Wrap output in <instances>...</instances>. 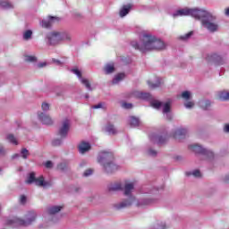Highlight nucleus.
Segmentation results:
<instances>
[{"label": "nucleus", "mask_w": 229, "mask_h": 229, "mask_svg": "<svg viewBox=\"0 0 229 229\" xmlns=\"http://www.w3.org/2000/svg\"><path fill=\"white\" fill-rule=\"evenodd\" d=\"M174 17L178 15H191L194 19L201 20V24L203 28L208 30L210 33H216V31H219V24L216 22V16L212 15V13H208L207 10L203 9H181L174 14Z\"/></svg>", "instance_id": "nucleus-1"}, {"label": "nucleus", "mask_w": 229, "mask_h": 229, "mask_svg": "<svg viewBox=\"0 0 229 229\" xmlns=\"http://www.w3.org/2000/svg\"><path fill=\"white\" fill-rule=\"evenodd\" d=\"M131 46L141 53H148V51H162V49H165V43L149 33L143 34L140 38V42L132 41Z\"/></svg>", "instance_id": "nucleus-2"}, {"label": "nucleus", "mask_w": 229, "mask_h": 229, "mask_svg": "<svg viewBox=\"0 0 229 229\" xmlns=\"http://www.w3.org/2000/svg\"><path fill=\"white\" fill-rule=\"evenodd\" d=\"M134 96L140 99L150 101L151 106L156 108V110H160V108H162V113L168 121L173 119V114H171V104H169V102L164 104L157 99H153V96L147 92L137 91L134 93Z\"/></svg>", "instance_id": "nucleus-3"}, {"label": "nucleus", "mask_w": 229, "mask_h": 229, "mask_svg": "<svg viewBox=\"0 0 229 229\" xmlns=\"http://www.w3.org/2000/svg\"><path fill=\"white\" fill-rule=\"evenodd\" d=\"M98 164L103 165L106 173L108 174L117 171V165L114 163V154L112 152L102 151L98 157Z\"/></svg>", "instance_id": "nucleus-4"}, {"label": "nucleus", "mask_w": 229, "mask_h": 229, "mask_svg": "<svg viewBox=\"0 0 229 229\" xmlns=\"http://www.w3.org/2000/svg\"><path fill=\"white\" fill-rule=\"evenodd\" d=\"M134 189L135 186L133 182L125 183L123 188V194L124 196H127V199H123L120 203L114 204V208H116V210H123V208H128V207H131V205L135 203V197L131 194Z\"/></svg>", "instance_id": "nucleus-5"}, {"label": "nucleus", "mask_w": 229, "mask_h": 229, "mask_svg": "<svg viewBox=\"0 0 229 229\" xmlns=\"http://www.w3.org/2000/svg\"><path fill=\"white\" fill-rule=\"evenodd\" d=\"M36 219L37 212L29 211L28 214L25 216V219H21L15 216L13 219L8 220L7 225H12L13 226H30V225L35 223Z\"/></svg>", "instance_id": "nucleus-6"}, {"label": "nucleus", "mask_w": 229, "mask_h": 229, "mask_svg": "<svg viewBox=\"0 0 229 229\" xmlns=\"http://www.w3.org/2000/svg\"><path fill=\"white\" fill-rule=\"evenodd\" d=\"M189 149H191V151H193V153L199 155L200 158H205V160H214V152L201 147L200 145H190Z\"/></svg>", "instance_id": "nucleus-7"}, {"label": "nucleus", "mask_w": 229, "mask_h": 229, "mask_svg": "<svg viewBox=\"0 0 229 229\" xmlns=\"http://www.w3.org/2000/svg\"><path fill=\"white\" fill-rule=\"evenodd\" d=\"M26 183L31 185V183H35L38 187H43L44 189H47V187H51L53 183L49 181H46L44 176L40 175L39 177L35 176V172H32L29 174L26 180Z\"/></svg>", "instance_id": "nucleus-8"}, {"label": "nucleus", "mask_w": 229, "mask_h": 229, "mask_svg": "<svg viewBox=\"0 0 229 229\" xmlns=\"http://www.w3.org/2000/svg\"><path fill=\"white\" fill-rule=\"evenodd\" d=\"M46 41L48 46H58V44L62 42L60 32L53 31L47 33L46 36Z\"/></svg>", "instance_id": "nucleus-9"}, {"label": "nucleus", "mask_w": 229, "mask_h": 229, "mask_svg": "<svg viewBox=\"0 0 229 229\" xmlns=\"http://www.w3.org/2000/svg\"><path fill=\"white\" fill-rule=\"evenodd\" d=\"M70 128L71 121L69 119L64 120L61 127L59 128L58 135H60L62 139H65V137H67V133H69Z\"/></svg>", "instance_id": "nucleus-10"}, {"label": "nucleus", "mask_w": 229, "mask_h": 229, "mask_svg": "<svg viewBox=\"0 0 229 229\" xmlns=\"http://www.w3.org/2000/svg\"><path fill=\"white\" fill-rule=\"evenodd\" d=\"M149 140L151 142H154V144H165V142H167V137H163L157 134H150Z\"/></svg>", "instance_id": "nucleus-11"}, {"label": "nucleus", "mask_w": 229, "mask_h": 229, "mask_svg": "<svg viewBox=\"0 0 229 229\" xmlns=\"http://www.w3.org/2000/svg\"><path fill=\"white\" fill-rule=\"evenodd\" d=\"M60 21V18L55 17V16H49L47 20H43L41 21L42 28H51V24L55 22H58Z\"/></svg>", "instance_id": "nucleus-12"}, {"label": "nucleus", "mask_w": 229, "mask_h": 229, "mask_svg": "<svg viewBox=\"0 0 229 229\" xmlns=\"http://www.w3.org/2000/svg\"><path fill=\"white\" fill-rule=\"evenodd\" d=\"M38 117L42 124H47V126L53 124V119H51L49 115L46 114V113H39Z\"/></svg>", "instance_id": "nucleus-13"}, {"label": "nucleus", "mask_w": 229, "mask_h": 229, "mask_svg": "<svg viewBox=\"0 0 229 229\" xmlns=\"http://www.w3.org/2000/svg\"><path fill=\"white\" fill-rule=\"evenodd\" d=\"M207 60H208V62H215L218 65H223V57H221L220 55H217L216 54L208 55Z\"/></svg>", "instance_id": "nucleus-14"}, {"label": "nucleus", "mask_w": 229, "mask_h": 229, "mask_svg": "<svg viewBox=\"0 0 229 229\" xmlns=\"http://www.w3.org/2000/svg\"><path fill=\"white\" fill-rule=\"evenodd\" d=\"M89 149H90V143L89 142L82 141L79 145V153H81V155L87 153V151H89Z\"/></svg>", "instance_id": "nucleus-15"}, {"label": "nucleus", "mask_w": 229, "mask_h": 229, "mask_svg": "<svg viewBox=\"0 0 229 229\" xmlns=\"http://www.w3.org/2000/svg\"><path fill=\"white\" fill-rule=\"evenodd\" d=\"M64 208L62 206H50L47 208V212L49 216H55V214H58Z\"/></svg>", "instance_id": "nucleus-16"}, {"label": "nucleus", "mask_w": 229, "mask_h": 229, "mask_svg": "<svg viewBox=\"0 0 229 229\" xmlns=\"http://www.w3.org/2000/svg\"><path fill=\"white\" fill-rule=\"evenodd\" d=\"M153 203H157V199H151V198H147V199H141L139 202H138V207H141L144 205H153Z\"/></svg>", "instance_id": "nucleus-17"}, {"label": "nucleus", "mask_w": 229, "mask_h": 229, "mask_svg": "<svg viewBox=\"0 0 229 229\" xmlns=\"http://www.w3.org/2000/svg\"><path fill=\"white\" fill-rule=\"evenodd\" d=\"M129 124L131 128H137L140 124V120L135 116H131L129 118Z\"/></svg>", "instance_id": "nucleus-18"}, {"label": "nucleus", "mask_w": 229, "mask_h": 229, "mask_svg": "<svg viewBox=\"0 0 229 229\" xmlns=\"http://www.w3.org/2000/svg\"><path fill=\"white\" fill-rule=\"evenodd\" d=\"M211 105L212 102H210V100L202 99L199 101V106H200V108H202L203 110H208Z\"/></svg>", "instance_id": "nucleus-19"}, {"label": "nucleus", "mask_w": 229, "mask_h": 229, "mask_svg": "<svg viewBox=\"0 0 229 229\" xmlns=\"http://www.w3.org/2000/svg\"><path fill=\"white\" fill-rule=\"evenodd\" d=\"M149 89H158L160 85L162 84V79L161 78H156V83H152L151 81H147Z\"/></svg>", "instance_id": "nucleus-20"}, {"label": "nucleus", "mask_w": 229, "mask_h": 229, "mask_svg": "<svg viewBox=\"0 0 229 229\" xmlns=\"http://www.w3.org/2000/svg\"><path fill=\"white\" fill-rule=\"evenodd\" d=\"M0 7L4 10H10V8H13V4L8 0H0Z\"/></svg>", "instance_id": "nucleus-21"}, {"label": "nucleus", "mask_w": 229, "mask_h": 229, "mask_svg": "<svg viewBox=\"0 0 229 229\" xmlns=\"http://www.w3.org/2000/svg\"><path fill=\"white\" fill-rule=\"evenodd\" d=\"M130 10H131V5H123V8L120 10V17H126V15L130 13Z\"/></svg>", "instance_id": "nucleus-22"}, {"label": "nucleus", "mask_w": 229, "mask_h": 229, "mask_svg": "<svg viewBox=\"0 0 229 229\" xmlns=\"http://www.w3.org/2000/svg\"><path fill=\"white\" fill-rule=\"evenodd\" d=\"M115 71V66H114V64H106V66L104 67V72L105 74H112V72H114Z\"/></svg>", "instance_id": "nucleus-23"}, {"label": "nucleus", "mask_w": 229, "mask_h": 229, "mask_svg": "<svg viewBox=\"0 0 229 229\" xmlns=\"http://www.w3.org/2000/svg\"><path fill=\"white\" fill-rule=\"evenodd\" d=\"M106 131H107V133H109V135L117 134V129H115V126H114V124H112V123H107V125L106 127Z\"/></svg>", "instance_id": "nucleus-24"}, {"label": "nucleus", "mask_w": 229, "mask_h": 229, "mask_svg": "<svg viewBox=\"0 0 229 229\" xmlns=\"http://www.w3.org/2000/svg\"><path fill=\"white\" fill-rule=\"evenodd\" d=\"M175 139H178V137H185L187 135V129L180 128L175 130L174 133Z\"/></svg>", "instance_id": "nucleus-25"}, {"label": "nucleus", "mask_w": 229, "mask_h": 229, "mask_svg": "<svg viewBox=\"0 0 229 229\" xmlns=\"http://www.w3.org/2000/svg\"><path fill=\"white\" fill-rule=\"evenodd\" d=\"M61 36V42H64V40H66L67 42H71L72 40V36L71 34L66 32H60Z\"/></svg>", "instance_id": "nucleus-26"}, {"label": "nucleus", "mask_w": 229, "mask_h": 229, "mask_svg": "<svg viewBox=\"0 0 229 229\" xmlns=\"http://www.w3.org/2000/svg\"><path fill=\"white\" fill-rule=\"evenodd\" d=\"M124 80V73H118L114 76V78L112 81L113 85H117L119 81H123Z\"/></svg>", "instance_id": "nucleus-27"}, {"label": "nucleus", "mask_w": 229, "mask_h": 229, "mask_svg": "<svg viewBox=\"0 0 229 229\" xmlns=\"http://www.w3.org/2000/svg\"><path fill=\"white\" fill-rule=\"evenodd\" d=\"M218 98L221 101H229V92L228 91H221L218 94Z\"/></svg>", "instance_id": "nucleus-28"}, {"label": "nucleus", "mask_w": 229, "mask_h": 229, "mask_svg": "<svg viewBox=\"0 0 229 229\" xmlns=\"http://www.w3.org/2000/svg\"><path fill=\"white\" fill-rule=\"evenodd\" d=\"M80 81L81 83H82V85L86 87L87 90H89V92H92V86L90 85V82L89 81V80L81 78Z\"/></svg>", "instance_id": "nucleus-29"}, {"label": "nucleus", "mask_w": 229, "mask_h": 229, "mask_svg": "<svg viewBox=\"0 0 229 229\" xmlns=\"http://www.w3.org/2000/svg\"><path fill=\"white\" fill-rule=\"evenodd\" d=\"M7 140H9V142L11 144H14V146H17V144H19V141H17V138H15V136H13V134H8L6 136Z\"/></svg>", "instance_id": "nucleus-30"}, {"label": "nucleus", "mask_w": 229, "mask_h": 229, "mask_svg": "<svg viewBox=\"0 0 229 229\" xmlns=\"http://www.w3.org/2000/svg\"><path fill=\"white\" fill-rule=\"evenodd\" d=\"M31 37H33V31L31 30L23 32V40H30Z\"/></svg>", "instance_id": "nucleus-31"}, {"label": "nucleus", "mask_w": 229, "mask_h": 229, "mask_svg": "<svg viewBox=\"0 0 229 229\" xmlns=\"http://www.w3.org/2000/svg\"><path fill=\"white\" fill-rule=\"evenodd\" d=\"M167 225H165V222H158L156 224L152 229H166Z\"/></svg>", "instance_id": "nucleus-32"}, {"label": "nucleus", "mask_w": 229, "mask_h": 229, "mask_svg": "<svg viewBox=\"0 0 229 229\" xmlns=\"http://www.w3.org/2000/svg\"><path fill=\"white\" fill-rule=\"evenodd\" d=\"M121 189H123V187L121 186V183H119V182L111 184L109 186V191H121Z\"/></svg>", "instance_id": "nucleus-33"}, {"label": "nucleus", "mask_w": 229, "mask_h": 229, "mask_svg": "<svg viewBox=\"0 0 229 229\" xmlns=\"http://www.w3.org/2000/svg\"><path fill=\"white\" fill-rule=\"evenodd\" d=\"M21 157L26 160L30 157V151L27 148H22L21 150Z\"/></svg>", "instance_id": "nucleus-34"}, {"label": "nucleus", "mask_w": 229, "mask_h": 229, "mask_svg": "<svg viewBox=\"0 0 229 229\" xmlns=\"http://www.w3.org/2000/svg\"><path fill=\"white\" fill-rule=\"evenodd\" d=\"M181 98L185 99V101H189V99H191V91H183L181 95Z\"/></svg>", "instance_id": "nucleus-35"}, {"label": "nucleus", "mask_w": 229, "mask_h": 229, "mask_svg": "<svg viewBox=\"0 0 229 229\" xmlns=\"http://www.w3.org/2000/svg\"><path fill=\"white\" fill-rule=\"evenodd\" d=\"M191 35H194V32H193V31H190V32L186 33L185 35L181 36L180 38H181V40H189V38H190Z\"/></svg>", "instance_id": "nucleus-36"}, {"label": "nucleus", "mask_w": 229, "mask_h": 229, "mask_svg": "<svg viewBox=\"0 0 229 229\" xmlns=\"http://www.w3.org/2000/svg\"><path fill=\"white\" fill-rule=\"evenodd\" d=\"M72 72H73V74H75L77 76V78H79L80 81H81V78H83V77H81V72L76 68L72 69Z\"/></svg>", "instance_id": "nucleus-37"}, {"label": "nucleus", "mask_w": 229, "mask_h": 229, "mask_svg": "<svg viewBox=\"0 0 229 229\" xmlns=\"http://www.w3.org/2000/svg\"><path fill=\"white\" fill-rule=\"evenodd\" d=\"M188 174H192L195 178H200L201 172H199V170H194L192 173H189Z\"/></svg>", "instance_id": "nucleus-38"}, {"label": "nucleus", "mask_w": 229, "mask_h": 229, "mask_svg": "<svg viewBox=\"0 0 229 229\" xmlns=\"http://www.w3.org/2000/svg\"><path fill=\"white\" fill-rule=\"evenodd\" d=\"M147 153H148V157H157V150H154L152 148H148Z\"/></svg>", "instance_id": "nucleus-39"}, {"label": "nucleus", "mask_w": 229, "mask_h": 229, "mask_svg": "<svg viewBox=\"0 0 229 229\" xmlns=\"http://www.w3.org/2000/svg\"><path fill=\"white\" fill-rule=\"evenodd\" d=\"M25 62H37V57L33 55H27L25 58Z\"/></svg>", "instance_id": "nucleus-40"}, {"label": "nucleus", "mask_w": 229, "mask_h": 229, "mask_svg": "<svg viewBox=\"0 0 229 229\" xmlns=\"http://www.w3.org/2000/svg\"><path fill=\"white\" fill-rule=\"evenodd\" d=\"M184 106L185 108H193L194 107V101H188L186 103H184Z\"/></svg>", "instance_id": "nucleus-41"}, {"label": "nucleus", "mask_w": 229, "mask_h": 229, "mask_svg": "<svg viewBox=\"0 0 229 229\" xmlns=\"http://www.w3.org/2000/svg\"><path fill=\"white\" fill-rule=\"evenodd\" d=\"M41 108L43 110V112H48L49 110V104L44 102L41 106Z\"/></svg>", "instance_id": "nucleus-42"}, {"label": "nucleus", "mask_w": 229, "mask_h": 229, "mask_svg": "<svg viewBox=\"0 0 229 229\" xmlns=\"http://www.w3.org/2000/svg\"><path fill=\"white\" fill-rule=\"evenodd\" d=\"M53 64H55V65H64L65 63L62 62L58 59H52Z\"/></svg>", "instance_id": "nucleus-43"}, {"label": "nucleus", "mask_w": 229, "mask_h": 229, "mask_svg": "<svg viewBox=\"0 0 229 229\" xmlns=\"http://www.w3.org/2000/svg\"><path fill=\"white\" fill-rule=\"evenodd\" d=\"M67 165L64 164V163H61L58 165L57 168L60 170V171H65Z\"/></svg>", "instance_id": "nucleus-44"}, {"label": "nucleus", "mask_w": 229, "mask_h": 229, "mask_svg": "<svg viewBox=\"0 0 229 229\" xmlns=\"http://www.w3.org/2000/svg\"><path fill=\"white\" fill-rule=\"evenodd\" d=\"M92 173H94V170L92 169H88L83 173V176L87 177V176H90V174H92Z\"/></svg>", "instance_id": "nucleus-45"}, {"label": "nucleus", "mask_w": 229, "mask_h": 229, "mask_svg": "<svg viewBox=\"0 0 229 229\" xmlns=\"http://www.w3.org/2000/svg\"><path fill=\"white\" fill-rule=\"evenodd\" d=\"M123 107L126 108L127 110H130V108L133 107V105H131L130 103H124V104H123Z\"/></svg>", "instance_id": "nucleus-46"}, {"label": "nucleus", "mask_w": 229, "mask_h": 229, "mask_svg": "<svg viewBox=\"0 0 229 229\" xmlns=\"http://www.w3.org/2000/svg\"><path fill=\"white\" fill-rule=\"evenodd\" d=\"M27 201L26 196L21 195L20 198V203H21V205H25Z\"/></svg>", "instance_id": "nucleus-47"}, {"label": "nucleus", "mask_w": 229, "mask_h": 229, "mask_svg": "<svg viewBox=\"0 0 229 229\" xmlns=\"http://www.w3.org/2000/svg\"><path fill=\"white\" fill-rule=\"evenodd\" d=\"M45 167H47V169H51V167H53V162L51 161H47L45 163Z\"/></svg>", "instance_id": "nucleus-48"}, {"label": "nucleus", "mask_w": 229, "mask_h": 229, "mask_svg": "<svg viewBox=\"0 0 229 229\" xmlns=\"http://www.w3.org/2000/svg\"><path fill=\"white\" fill-rule=\"evenodd\" d=\"M62 144V140H55L53 141V146H60Z\"/></svg>", "instance_id": "nucleus-49"}, {"label": "nucleus", "mask_w": 229, "mask_h": 229, "mask_svg": "<svg viewBox=\"0 0 229 229\" xmlns=\"http://www.w3.org/2000/svg\"><path fill=\"white\" fill-rule=\"evenodd\" d=\"M224 132L225 133H229V123H225L224 125Z\"/></svg>", "instance_id": "nucleus-50"}, {"label": "nucleus", "mask_w": 229, "mask_h": 229, "mask_svg": "<svg viewBox=\"0 0 229 229\" xmlns=\"http://www.w3.org/2000/svg\"><path fill=\"white\" fill-rule=\"evenodd\" d=\"M0 155H6V149L3 146H0Z\"/></svg>", "instance_id": "nucleus-51"}, {"label": "nucleus", "mask_w": 229, "mask_h": 229, "mask_svg": "<svg viewBox=\"0 0 229 229\" xmlns=\"http://www.w3.org/2000/svg\"><path fill=\"white\" fill-rule=\"evenodd\" d=\"M103 107V104H98V105H95V106H93V108H95V109H98V108H102Z\"/></svg>", "instance_id": "nucleus-52"}, {"label": "nucleus", "mask_w": 229, "mask_h": 229, "mask_svg": "<svg viewBox=\"0 0 229 229\" xmlns=\"http://www.w3.org/2000/svg\"><path fill=\"white\" fill-rule=\"evenodd\" d=\"M47 64L46 63H40L38 64V67H39V69H41L42 67H46Z\"/></svg>", "instance_id": "nucleus-53"}, {"label": "nucleus", "mask_w": 229, "mask_h": 229, "mask_svg": "<svg viewBox=\"0 0 229 229\" xmlns=\"http://www.w3.org/2000/svg\"><path fill=\"white\" fill-rule=\"evenodd\" d=\"M19 157H21V155L14 154V155H13L12 158H13V160H15V158H19Z\"/></svg>", "instance_id": "nucleus-54"}, {"label": "nucleus", "mask_w": 229, "mask_h": 229, "mask_svg": "<svg viewBox=\"0 0 229 229\" xmlns=\"http://www.w3.org/2000/svg\"><path fill=\"white\" fill-rule=\"evenodd\" d=\"M225 183H229V175H228V176H225Z\"/></svg>", "instance_id": "nucleus-55"}, {"label": "nucleus", "mask_w": 229, "mask_h": 229, "mask_svg": "<svg viewBox=\"0 0 229 229\" xmlns=\"http://www.w3.org/2000/svg\"><path fill=\"white\" fill-rule=\"evenodd\" d=\"M225 15L229 17V7L225 10Z\"/></svg>", "instance_id": "nucleus-56"}, {"label": "nucleus", "mask_w": 229, "mask_h": 229, "mask_svg": "<svg viewBox=\"0 0 229 229\" xmlns=\"http://www.w3.org/2000/svg\"><path fill=\"white\" fill-rule=\"evenodd\" d=\"M85 98L86 99H89V94H86Z\"/></svg>", "instance_id": "nucleus-57"}, {"label": "nucleus", "mask_w": 229, "mask_h": 229, "mask_svg": "<svg viewBox=\"0 0 229 229\" xmlns=\"http://www.w3.org/2000/svg\"><path fill=\"white\" fill-rule=\"evenodd\" d=\"M57 96H62V94H60V93H57Z\"/></svg>", "instance_id": "nucleus-58"}, {"label": "nucleus", "mask_w": 229, "mask_h": 229, "mask_svg": "<svg viewBox=\"0 0 229 229\" xmlns=\"http://www.w3.org/2000/svg\"><path fill=\"white\" fill-rule=\"evenodd\" d=\"M0 173H1V168H0Z\"/></svg>", "instance_id": "nucleus-59"}]
</instances>
